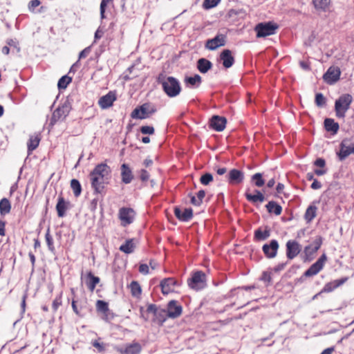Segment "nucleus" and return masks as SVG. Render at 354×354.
Returning <instances> with one entry per match:
<instances>
[{
	"label": "nucleus",
	"mask_w": 354,
	"mask_h": 354,
	"mask_svg": "<svg viewBox=\"0 0 354 354\" xmlns=\"http://www.w3.org/2000/svg\"><path fill=\"white\" fill-rule=\"evenodd\" d=\"M346 281V278L335 280L332 282L326 283L323 288L321 292H330L337 287L342 285Z\"/></svg>",
	"instance_id": "nucleus-26"
},
{
	"label": "nucleus",
	"mask_w": 354,
	"mask_h": 354,
	"mask_svg": "<svg viewBox=\"0 0 354 354\" xmlns=\"http://www.w3.org/2000/svg\"><path fill=\"white\" fill-rule=\"evenodd\" d=\"M324 124L325 129L333 135L336 134L339 129V124L332 118H326Z\"/></svg>",
	"instance_id": "nucleus-25"
},
{
	"label": "nucleus",
	"mask_w": 354,
	"mask_h": 354,
	"mask_svg": "<svg viewBox=\"0 0 354 354\" xmlns=\"http://www.w3.org/2000/svg\"><path fill=\"white\" fill-rule=\"evenodd\" d=\"M182 314V306L177 301L171 300L167 305V316L170 318L178 317Z\"/></svg>",
	"instance_id": "nucleus-19"
},
{
	"label": "nucleus",
	"mask_w": 354,
	"mask_h": 354,
	"mask_svg": "<svg viewBox=\"0 0 354 354\" xmlns=\"http://www.w3.org/2000/svg\"><path fill=\"white\" fill-rule=\"evenodd\" d=\"M140 179L142 181H147L148 180L149 178V173L147 170L145 169H141L140 171Z\"/></svg>",
	"instance_id": "nucleus-56"
},
{
	"label": "nucleus",
	"mask_w": 354,
	"mask_h": 354,
	"mask_svg": "<svg viewBox=\"0 0 354 354\" xmlns=\"http://www.w3.org/2000/svg\"><path fill=\"white\" fill-rule=\"evenodd\" d=\"M40 142V137L38 134H33L30 136L28 142V149L29 153L35 150L39 145Z\"/></svg>",
	"instance_id": "nucleus-30"
},
{
	"label": "nucleus",
	"mask_w": 354,
	"mask_h": 354,
	"mask_svg": "<svg viewBox=\"0 0 354 354\" xmlns=\"http://www.w3.org/2000/svg\"><path fill=\"white\" fill-rule=\"evenodd\" d=\"M315 104L319 107H322L326 104V98L322 93L316 94Z\"/></svg>",
	"instance_id": "nucleus-46"
},
{
	"label": "nucleus",
	"mask_w": 354,
	"mask_h": 354,
	"mask_svg": "<svg viewBox=\"0 0 354 354\" xmlns=\"http://www.w3.org/2000/svg\"><path fill=\"white\" fill-rule=\"evenodd\" d=\"M91 52V47H86L83 50H82L79 54V59L85 58L88 56V55Z\"/></svg>",
	"instance_id": "nucleus-54"
},
{
	"label": "nucleus",
	"mask_w": 354,
	"mask_h": 354,
	"mask_svg": "<svg viewBox=\"0 0 354 354\" xmlns=\"http://www.w3.org/2000/svg\"><path fill=\"white\" fill-rule=\"evenodd\" d=\"M115 349L120 354H140L142 346L138 342H133L124 347L116 346Z\"/></svg>",
	"instance_id": "nucleus-12"
},
{
	"label": "nucleus",
	"mask_w": 354,
	"mask_h": 354,
	"mask_svg": "<svg viewBox=\"0 0 354 354\" xmlns=\"http://www.w3.org/2000/svg\"><path fill=\"white\" fill-rule=\"evenodd\" d=\"M286 257L288 259H293L301 251V245L295 240H289L286 244Z\"/></svg>",
	"instance_id": "nucleus-10"
},
{
	"label": "nucleus",
	"mask_w": 354,
	"mask_h": 354,
	"mask_svg": "<svg viewBox=\"0 0 354 354\" xmlns=\"http://www.w3.org/2000/svg\"><path fill=\"white\" fill-rule=\"evenodd\" d=\"M220 0H204L203 7L206 9L212 8L217 6Z\"/></svg>",
	"instance_id": "nucleus-48"
},
{
	"label": "nucleus",
	"mask_w": 354,
	"mask_h": 354,
	"mask_svg": "<svg viewBox=\"0 0 354 354\" xmlns=\"http://www.w3.org/2000/svg\"><path fill=\"white\" fill-rule=\"evenodd\" d=\"M191 198V203L195 206H199L201 205L203 202V199L205 196V192L204 190H200L197 193V197L196 198L192 194H189Z\"/></svg>",
	"instance_id": "nucleus-35"
},
{
	"label": "nucleus",
	"mask_w": 354,
	"mask_h": 354,
	"mask_svg": "<svg viewBox=\"0 0 354 354\" xmlns=\"http://www.w3.org/2000/svg\"><path fill=\"white\" fill-rule=\"evenodd\" d=\"M92 344L99 352H104L105 351V345L104 343H100L95 340L92 342Z\"/></svg>",
	"instance_id": "nucleus-52"
},
{
	"label": "nucleus",
	"mask_w": 354,
	"mask_h": 354,
	"mask_svg": "<svg viewBox=\"0 0 354 354\" xmlns=\"http://www.w3.org/2000/svg\"><path fill=\"white\" fill-rule=\"evenodd\" d=\"M45 239H46V243H47V245H48V248L50 252H53L55 251V247H54V243H53V239L52 236L50 234V230L49 229H48L47 231H46V233L45 234Z\"/></svg>",
	"instance_id": "nucleus-42"
},
{
	"label": "nucleus",
	"mask_w": 354,
	"mask_h": 354,
	"mask_svg": "<svg viewBox=\"0 0 354 354\" xmlns=\"http://www.w3.org/2000/svg\"><path fill=\"white\" fill-rule=\"evenodd\" d=\"M149 105L147 104H144L140 106V111L142 115H147V118L149 116Z\"/></svg>",
	"instance_id": "nucleus-53"
},
{
	"label": "nucleus",
	"mask_w": 354,
	"mask_h": 354,
	"mask_svg": "<svg viewBox=\"0 0 354 354\" xmlns=\"http://www.w3.org/2000/svg\"><path fill=\"white\" fill-rule=\"evenodd\" d=\"M121 176L122 181L125 184L130 183L133 177L131 169L125 163L121 165Z\"/></svg>",
	"instance_id": "nucleus-24"
},
{
	"label": "nucleus",
	"mask_w": 354,
	"mask_h": 354,
	"mask_svg": "<svg viewBox=\"0 0 354 354\" xmlns=\"http://www.w3.org/2000/svg\"><path fill=\"white\" fill-rule=\"evenodd\" d=\"M314 165L317 167L323 168V167H324V166L326 165V162L323 158H317L315 161Z\"/></svg>",
	"instance_id": "nucleus-58"
},
{
	"label": "nucleus",
	"mask_w": 354,
	"mask_h": 354,
	"mask_svg": "<svg viewBox=\"0 0 354 354\" xmlns=\"http://www.w3.org/2000/svg\"><path fill=\"white\" fill-rule=\"evenodd\" d=\"M310 187L313 189H318L322 187V184L320 182H319L318 180L315 179L314 181L313 182V183L311 184Z\"/></svg>",
	"instance_id": "nucleus-60"
},
{
	"label": "nucleus",
	"mask_w": 354,
	"mask_h": 354,
	"mask_svg": "<svg viewBox=\"0 0 354 354\" xmlns=\"http://www.w3.org/2000/svg\"><path fill=\"white\" fill-rule=\"evenodd\" d=\"M130 288H131V295L133 297H138L141 295V292H142L141 287L137 281H132L130 284Z\"/></svg>",
	"instance_id": "nucleus-39"
},
{
	"label": "nucleus",
	"mask_w": 354,
	"mask_h": 354,
	"mask_svg": "<svg viewBox=\"0 0 354 354\" xmlns=\"http://www.w3.org/2000/svg\"><path fill=\"white\" fill-rule=\"evenodd\" d=\"M140 132L142 134L151 135L154 133V128L151 126H142L140 127Z\"/></svg>",
	"instance_id": "nucleus-51"
},
{
	"label": "nucleus",
	"mask_w": 354,
	"mask_h": 354,
	"mask_svg": "<svg viewBox=\"0 0 354 354\" xmlns=\"http://www.w3.org/2000/svg\"><path fill=\"white\" fill-rule=\"evenodd\" d=\"M230 184H240L244 179V174L241 170L236 169H231L226 176Z\"/></svg>",
	"instance_id": "nucleus-15"
},
{
	"label": "nucleus",
	"mask_w": 354,
	"mask_h": 354,
	"mask_svg": "<svg viewBox=\"0 0 354 354\" xmlns=\"http://www.w3.org/2000/svg\"><path fill=\"white\" fill-rule=\"evenodd\" d=\"M96 308L98 311L105 313L109 310V306L106 301L97 300L96 302Z\"/></svg>",
	"instance_id": "nucleus-43"
},
{
	"label": "nucleus",
	"mask_w": 354,
	"mask_h": 354,
	"mask_svg": "<svg viewBox=\"0 0 354 354\" xmlns=\"http://www.w3.org/2000/svg\"><path fill=\"white\" fill-rule=\"evenodd\" d=\"M174 214L176 218L183 222L189 221L193 216V212L191 208L181 209L178 207L174 208Z\"/></svg>",
	"instance_id": "nucleus-17"
},
{
	"label": "nucleus",
	"mask_w": 354,
	"mask_h": 354,
	"mask_svg": "<svg viewBox=\"0 0 354 354\" xmlns=\"http://www.w3.org/2000/svg\"><path fill=\"white\" fill-rule=\"evenodd\" d=\"M205 274L203 272H196L192 277L188 280V285L191 288L196 290H201L205 286Z\"/></svg>",
	"instance_id": "nucleus-7"
},
{
	"label": "nucleus",
	"mask_w": 354,
	"mask_h": 354,
	"mask_svg": "<svg viewBox=\"0 0 354 354\" xmlns=\"http://www.w3.org/2000/svg\"><path fill=\"white\" fill-rule=\"evenodd\" d=\"M212 66L211 62L205 59L201 58L197 62V68L202 73H207Z\"/></svg>",
	"instance_id": "nucleus-28"
},
{
	"label": "nucleus",
	"mask_w": 354,
	"mask_h": 354,
	"mask_svg": "<svg viewBox=\"0 0 354 354\" xmlns=\"http://www.w3.org/2000/svg\"><path fill=\"white\" fill-rule=\"evenodd\" d=\"M5 225L6 223L3 221H0V236L5 235Z\"/></svg>",
	"instance_id": "nucleus-62"
},
{
	"label": "nucleus",
	"mask_w": 354,
	"mask_h": 354,
	"mask_svg": "<svg viewBox=\"0 0 354 354\" xmlns=\"http://www.w3.org/2000/svg\"><path fill=\"white\" fill-rule=\"evenodd\" d=\"M227 120L225 118L219 115H214L209 122L210 127L216 131L224 130Z\"/></svg>",
	"instance_id": "nucleus-18"
},
{
	"label": "nucleus",
	"mask_w": 354,
	"mask_h": 354,
	"mask_svg": "<svg viewBox=\"0 0 354 354\" xmlns=\"http://www.w3.org/2000/svg\"><path fill=\"white\" fill-rule=\"evenodd\" d=\"M252 179L255 181V185L257 187H261L265 183L264 180L262 178V174L260 173L254 174Z\"/></svg>",
	"instance_id": "nucleus-45"
},
{
	"label": "nucleus",
	"mask_w": 354,
	"mask_h": 354,
	"mask_svg": "<svg viewBox=\"0 0 354 354\" xmlns=\"http://www.w3.org/2000/svg\"><path fill=\"white\" fill-rule=\"evenodd\" d=\"M353 97L348 93L342 94L335 100V111L338 118H344L346 113L350 109L353 102Z\"/></svg>",
	"instance_id": "nucleus-3"
},
{
	"label": "nucleus",
	"mask_w": 354,
	"mask_h": 354,
	"mask_svg": "<svg viewBox=\"0 0 354 354\" xmlns=\"http://www.w3.org/2000/svg\"><path fill=\"white\" fill-rule=\"evenodd\" d=\"M255 194H252L246 192L245 196L247 200L252 203H256L257 202L263 203L265 201V197L263 194L259 190L254 191Z\"/></svg>",
	"instance_id": "nucleus-27"
},
{
	"label": "nucleus",
	"mask_w": 354,
	"mask_h": 354,
	"mask_svg": "<svg viewBox=\"0 0 354 354\" xmlns=\"http://www.w3.org/2000/svg\"><path fill=\"white\" fill-rule=\"evenodd\" d=\"M40 5V1L39 0H32L30 1L28 5V8L30 11H33V10Z\"/></svg>",
	"instance_id": "nucleus-55"
},
{
	"label": "nucleus",
	"mask_w": 354,
	"mask_h": 354,
	"mask_svg": "<svg viewBox=\"0 0 354 354\" xmlns=\"http://www.w3.org/2000/svg\"><path fill=\"white\" fill-rule=\"evenodd\" d=\"M278 28V25L272 22L260 23L255 26L254 30L257 37H265L274 35Z\"/></svg>",
	"instance_id": "nucleus-4"
},
{
	"label": "nucleus",
	"mask_w": 354,
	"mask_h": 354,
	"mask_svg": "<svg viewBox=\"0 0 354 354\" xmlns=\"http://www.w3.org/2000/svg\"><path fill=\"white\" fill-rule=\"evenodd\" d=\"M111 1L112 0H102L100 3V16L102 19H104L105 17V8L107 6L108 3Z\"/></svg>",
	"instance_id": "nucleus-50"
},
{
	"label": "nucleus",
	"mask_w": 354,
	"mask_h": 354,
	"mask_svg": "<svg viewBox=\"0 0 354 354\" xmlns=\"http://www.w3.org/2000/svg\"><path fill=\"white\" fill-rule=\"evenodd\" d=\"M322 244V239L321 236H317L315 241L309 245L304 248V252L306 256H311L315 253L321 247Z\"/></svg>",
	"instance_id": "nucleus-22"
},
{
	"label": "nucleus",
	"mask_w": 354,
	"mask_h": 354,
	"mask_svg": "<svg viewBox=\"0 0 354 354\" xmlns=\"http://www.w3.org/2000/svg\"><path fill=\"white\" fill-rule=\"evenodd\" d=\"M185 83L187 86L198 87L201 83V77L198 74L193 77H186L185 78Z\"/></svg>",
	"instance_id": "nucleus-32"
},
{
	"label": "nucleus",
	"mask_w": 354,
	"mask_h": 354,
	"mask_svg": "<svg viewBox=\"0 0 354 354\" xmlns=\"http://www.w3.org/2000/svg\"><path fill=\"white\" fill-rule=\"evenodd\" d=\"M131 118H138V119H145L147 118V115H142L140 107L135 109L131 114Z\"/></svg>",
	"instance_id": "nucleus-49"
},
{
	"label": "nucleus",
	"mask_w": 354,
	"mask_h": 354,
	"mask_svg": "<svg viewBox=\"0 0 354 354\" xmlns=\"http://www.w3.org/2000/svg\"><path fill=\"white\" fill-rule=\"evenodd\" d=\"M225 44V36L224 35H217L215 37L208 39L206 42L205 47L211 50H216L217 48L223 46Z\"/></svg>",
	"instance_id": "nucleus-14"
},
{
	"label": "nucleus",
	"mask_w": 354,
	"mask_h": 354,
	"mask_svg": "<svg viewBox=\"0 0 354 354\" xmlns=\"http://www.w3.org/2000/svg\"><path fill=\"white\" fill-rule=\"evenodd\" d=\"M157 308L155 304H149L147 308V313H151L154 315L156 314Z\"/></svg>",
	"instance_id": "nucleus-59"
},
{
	"label": "nucleus",
	"mask_w": 354,
	"mask_h": 354,
	"mask_svg": "<svg viewBox=\"0 0 354 354\" xmlns=\"http://www.w3.org/2000/svg\"><path fill=\"white\" fill-rule=\"evenodd\" d=\"M279 245L277 240H271L269 243L264 244L262 250L268 259L274 258L277 256Z\"/></svg>",
	"instance_id": "nucleus-13"
},
{
	"label": "nucleus",
	"mask_w": 354,
	"mask_h": 354,
	"mask_svg": "<svg viewBox=\"0 0 354 354\" xmlns=\"http://www.w3.org/2000/svg\"><path fill=\"white\" fill-rule=\"evenodd\" d=\"M268 212L270 214L273 213L277 216H279L281 214L282 207L280 205L277 204L274 201H270L266 205Z\"/></svg>",
	"instance_id": "nucleus-29"
},
{
	"label": "nucleus",
	"mask_w": 354,
	"mask_h": 354,
	"mask_svg": "<svg viewBox=\"0 0 354 354\" xmlns=\"http://www.w3.org/2000/svg\"><path fill=\"white\" fill-rule=\"evenodd\" d=\"M89 281L87 282V286L91 291H93L96 285L100 282V278L95 277L91 272L88 273Z\"/></svg>",
	"instance_id": "nucleus-37"
},
{
	"label": "nucleus",
	"mask_w": 354,
	"mask_h": 354,
	"mask_svg": "<svg viewBox=\"0 0 354 354\" xmlns=\"http://www.w3.org/2000/svg\"><path fill=\"white\" fill-rule=\"evenodd\" d=\"M315 9L318 11H326L330 6V0H313Z\"/></svg>",
	"instance_id": "nucleus-31"
},
{
	"label": "nucleus",
	"mask_w": 354,
	"mask_h": 354,
	"mask_svg": "<svg viewBox=\"0 0 354 354\" xmlns=\"http://www.w3.org/2000/svg\"><path fill=\"white\" fill-rule=\"evenodd\" d=\"M261 280L264 281L270 282L271 280V277L267 272H263L261 277Z\"/></svg>",
	"instance_id": "nucleus-63"
},
{
	"label": "nucleus",
	"mask_w": 354,
	"mask_h": 354,
	"mask_svg": "<svg viewBox=\"0 0 354 354\" xmlns=\"http://www.w3.org/2000/svg\"><path fill=\"white\" fill-rule=\"evenodd\" d=\"M62 293L60 292L53 301L52 307L54 311H56L62 305Z\"/></svg>",
	"instance_id": "nucleus-47"
},
{
	"label": "nucleus",
	"mask_w": 354,
	"mask_h": 354,
	"mask_svg": "<svg viewBox=\"0 0 354 354\" xmlns=\"http://www.w3.org/2000/svg\"><path fill=\"white\" fill-rule=\"evenodd\" d=\"M220 59L223 62V65L225 68H230L234 62V58L232 55L230 50L225 49L220 55Z\"/></svg>",
	"instance_id": "nucleus-21"
},
{
	"label": "nucleus",
	"mask_w": 354,
	"mask_h": 354,
	"mask_svg": "<svg viewBox=\"0 0 354 354\" xmlns=\"http://www.w3.org/2000/svg\"><path fill=\"white\" fill-rule=\"evenodd\" d=\"M286 264V263H279L274 268V270L275 272H280L281 270H283L285 268Z\"/></svg>",
	"instance_id": "nucleus-61"
},
{
	"label": "nucleus",
	"mask_w": 354,
	"mask_h": 354,
	"mask_svg": "<svg viewBox=\"0 0 354 354\" xmlns=\"http://www.w3.org/2000/svg\"><path fill=\"white\" fill-rule=\"evenodd\" d=\"M103 31L97 29L95 33V39L97 40L98 39H100L103 36Z\"/></svg>",
	"instance_id": "nucleus-64"
},
{
	"label": "nucleus",
	"mask_w": 354,
	"mask_h": 354,
	"mask_svg": "<svg viewBox=\"0 0 354 354\" xmlns=\"http://www.w3.org/2000/svg\"><path fill=\"white\" fill-rule=\"evenodd\" d=\"M70 112V106L67 104H63L58 106L53 113L50 124H54L58 121L64 120Z\"/></svg>",
	"instance_id": "nucleus-8"
},
{
	"label": "nucleus",
	"mask_w": 354,
	"mask_h": 354,
	"mask_svg": "<svg viewBox=\"0 0 354 354\" xmlns=\"http://www.w3.org/2000/svg\"><path fill=\"white\" fill-rule=\"evenodd\" d=\"M317 207L315 206H309L305 213L304 217L307 222H310L316 216Z\"/></svg>",
	"instance_id": "nucleus-38"
},
{
	"label": "nucleus",
	"mask_w": 354,
	"mask_h": 354,
	"mask_svg": "<svg viewBox=\"0 0 354 354\" xmlns=\"http://www.w3.org/2000/svg\"><path fill=\"white\" fill-rule=\"evenodd\" d=\"M116 100L115 94L109 92L106 95L101 97L98 101L100 106L102 109H107L112 106L113 102Z\"/></svg>",
	"instance_id": "nucleus-20"
},
{
	"label": "nucleus",
	"mask_w": 354,
	"mask_h": 354,
	"mask_svg": "<svg viewBox=\"0 0 354 354\" xmlns=\"http://www.w3.org/2000/svg\"><path fill=\"white\" fill-rule=\"evenodd\" d=\"M158 82L161 84L163 91L170 97H176L181 91L179 81L174 77H166L163 74H160Z\"/></svg>",
	"instance_id": "nucleus-2"
},
{
	"label": "nucleus",
	"mask_w": 354,
	"mask_h": 354,
	"mask_svg": "<svg viewBox=\"0 0 354 354\" xmlns=\"http://www.w3.org/2000/svg\"><path fill=\"white\" fill-rule=\"evenodd\" d=\"M11 204L8 199L3 198L0 201V214L4 216L10 213Z\"/></svg>",
	"instance_id": "nucleus-33"
},
{
	"label": "nucleus",
	"mask_w": 354,
	"mask_h": 354,
	"mask_svg": "<svg viewBox=\"0 0 354 354\" xmlns=\"http://www.w3.org/2000/svg\"><path fill=\"white\" fill-rule=\"evenodd\" d=\"M326 259V255L323 254L319 259L304 272V275L306 277H311L317 274L323 268Z\"/></svg>",
	"instance_id": "nucleus-11"
},
{
	"label": "nucleus",
	"mask_w": 354,
	"mask_h": 354,
	"mask_svg": "<svg viewBox=\"0 0 354 354\" xmlns=\"http://www.w3.org/2000/svg\"><path fill=\"white\" fill-rule=\"evenodd\" d=\"M270 236V231L269 230L262 231L261 228H259L254 232V239L257 241H264Z\"/></svg>",
	"instance_id": "nucleus-36"
},
{
	"label": "nucleus",
	"mask_w": 354,
	"mask_h": 354,
	"mask_svg": "<svg viewBox=\"0 0 354 354\" xmlns=\"http://www.w3.org/2000/svg\"><path fill=\"white\" fill-rule=\"evenodd\" d=\"M354 153V141L351 139H344L340 144V151L337 153L340 160H343L349 155Z\"/></svg>",
	"instance_id": "nucleus-6"
},
{
	"label": "nucleus",
	"mask_w": 354,
	"mask_h": 354,
	"mask_svg": "<svg viewBox=\"0 0 354 354\" xmlns=\"http://www.w3.org/2000/svg\"><path fill=\"white\" fill-rule=\"evenodd\" d=\"M71 187L73 189V194L76 197L80 195L82 192V187L80 182L77 179L71 180Z\"/></svg>",
	"instance_id": "nucleus-40"
},
{
	"label": "nucleus",
	"mask_w": 354,
	"mask_h": 354,
	"mask_svg": "<svg viewBox=\"0 0 354 354\" xmlns=\"http://www.w3.org/2000/svg\"><path fill=\"white\" fill-rule=\"evenodd\" d=\"M136 213L132 208L122 207L119 209L118 217L122 226H127L133 222Z\"/></svg>",
	"instance_id": "nucleus-5"
},
{
	"label": "nucleus",
	"mask_w": 354,
	"mask_h": 354,
	"mask_svg": "<svg viewBox=\"0 0 354 354\" xmlns=\"http://www.w3.org/2000/svg\"><path fill=\"white\" fill-rule=\"evenodd\" d=\"M176 284L177 281L174 278L169 277L162 279L160 284L162 294L167 295L174 292Z\"/></svg>",
	"instance_id": "nucleus-16"
},
{
	"label": "nucleus",
	"mask_w": 354,
	"mask_h": 354,
	"mask_svg": "<svg viewBox=\"0 0 354 354\" xmlns=\"http://www.w3.org/2000/svg\"><path fill=\"white\" fill-rule=\"evenodd\" d=\"M69 203L66 201L64 198L59 196L56 205V210L59 217H64L66 215V212L68 209Z\"/></svg>",
	"instance_id": "nucleus-23"
},
{
	"label": "nucleus",
	"mask_w": 354,
	"mask_h": 354,
	"mask_svg": "<svg viewBox=\"0 0 354 354\" xmlns=\"http://www.w3.org/2000/svg\"><path fill=\"white\" fill-rule=\"evenodd\" d=\"M340 75V68L337 66H332L325 73L323 78L327 84H333L339 80Z\"/></svg>",
	"instance_id": "nucleus-9"
},
{
	"label": "nucleus",
	"mask_w": 354,
	"mask_h": 354,
	"mask_svg": "<svg viewBox=\"0 0 354 354\" xmlns=\"http://www.w3.org/2000/svg\"><path fill=\"white\" fill-rule=\"evenodd\" d=\"M212 181L213 176L209 173L203 174L200 178V182L203 185H208Z\"/></svg>",
	"instance_id": "nucleus-44"
},
{
	"label": "nucleus",
	"mask_w": 354,
	"mask_h": 354,
	"mask_svg": "<svg viewBox=\"0 0 354 354\" xmlns=\"http://www.w3.org/2000/svg\"><path fill=\"white\" fill-rule=\"evenodd\" d=\"M111 172L110 167L104 163L97 165L91 173V180L93 188L97 193H101L104 185Z\"/></svg>",
	"instance_id": "nucleus-1"
},
{
	"label": "nucleus",
	"mask_w": 354,
	"mask_h": 354,
	"mask_svg": "<svg viewBox=\"0 0 354 354\" xmlns=\"http://www.w3.org/2000/svg\"><path fill=\"white\" fill-rule=\"evenodd\" d=\"M139 271L142 274H147L149 273V266L147 264H140Z\"/></svg>",
	"instance_id": "nucleus-57"
},
{
	"label": "nucleus",
	"mask_w": 354,
	"mask_h": 354,
	"mask_svg": "<svg viewBox=\"0 0 354 354\" xmlns=\"http://www.w3.org/2000/svg\"><path fill=\"white\" fill-rule=\"evenodd\" d=\"M135 248V244L133 239L127 240L125 243L120 245V250L126 254L132 253Z\"/></svg>",
	"instance_id": "nucleus-34"
},
{
	"label": "nucleus",
	"mask_w": 354,
	"mask_h": 354,
	"mask_svg": "<svg viewBox=\"0 0 354 354\" xmlns=\"http://www.w3.org/2000/svg\"><path fill=\"white\" fill-rule=\"evenodd\" d=\"M71 77L64 75L62 77L57 83V86L59 89H64L67 87L68 84L71 82Z\"/></svg>",
	"instance_id": "nucleus-41"
}]
</instances>
